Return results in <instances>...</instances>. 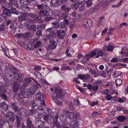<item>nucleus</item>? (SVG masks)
Masks as SVG:
<instances>
[{
	"mask_svg": "<svg viewBox=\"0 0 128 128\" xmlns=\"http://www.w3.org/2000/svg\"><path fill=\"white\" fill-rule=\"evenodd\" d=\"M57 43L54 40H50V44L45 46V48L47 50L50 51L51 50L54 49L56 47Z\"/></svg>",
	"mask_w": 128,
	"mask_h": 128,
	"instance_id": "1",
	"label": "nucleus"
},
{
	"mask_svg": "<svg viewBox=\"0 0 128 128\" xmlns=\"http://www.w3.org/2000/svg\"><path fill=\"white\" fill-rule=\"evenodd\" d=\"M26 29L29 30H32L34 32L36 30V25L35 24H30L27 22L25 23Z\"/></svg>",
	"mask_w": 128,
	"mask_h": 128,
	"instance_id": "2",
	"label": "nucleus"
},
{
	"mask_svg": "<svg viewBox=\"0 0 128 128\" xmlns=\"http://www.w3.org/2000/svg\"><path fill=\"white\" fill-rule=\"evenodd\" d=\"M20 82L18 81H14L13 83V91L14 92H16L18 90L21 84Z\"/></svg>",
	"mask_w": 128,
	"mask_h": 128,
	"instance_id": "3",
	"label": "nucleus"
},
{
	"mask_svg": "<svg viewBox=\"0 0 128 128\" xmlns=\"http://www.w3.org/2000/svg\"><path fill=\"white\" fill-rule=\"evenodd\" d=\"M82 24L86 27H91L92 24V21L91 20H84L83 21Z\"/></svg>",
	"mask_w": 128,
	"mask_h": 128,
	"instance_id": "4",
	"label": "nucleus"
},
{
	"mask_svg": "<svg viewBox=\"0 0 128 128\" xmlns=\"http://www.w3.org/2000/svg\"><path fill=\"white\" fill-rule=\"evenodd\" d=\"M18 110L19 112H18V114L20 115L22 119V118L26 117V113L24 108H20Z\"/></svg>",
	"mask_w": 128,
	"mask_h": 128,
	"instance_id": "5",
	"label": "nucleus"
},
{
	"mask_svg": "<svg viewBox=\"0 0 128 128\" xmlns=\"http://www.w3.org/2000/svg\"><path fill=\"white\" fill-rule=\"evenodd\" d=\"M13 74H14V79L18 80L20 79V80L23 79L24 75L20 73L18 74L14 72H13Z\"/></svg>",
	"mask_w": 128,
	"mask_h": 128,
	"instance_id": "6",
	"label": "nucleus"
},
{
	"mask_svg": "<svg viewBox=\"0 0 128 128\" xmlns=\"http://www.w3.org/2000/svg\"><path fill=\"white\" fill-rule=\"evenodd\" d=\"M23 44L24 47L26 49L30 50V51L34 50L33 48L32 47V46H31L30 44V42L26 41H24L23 42Z\"/></svg>",
	"mask_w": 128,
	"mask_h": 128,
	"instance_id": "7",
	"label": "nucleus"
},
{
	"mask_svg": "<svg viewBox=\"0 0 128 128\" xmlns=\"http://www.w3.org/2000/svg\"><path fill=\"white\" fill-rule=\"evenodd\" d=\"M57 36L60 39H63L65 34V32L62 30L60 31L58 30L57 32Z\"/></svg>",
	"mask_w": 128,
	"mask_h": 128,
	"instance_id": "8",
	"label": "nucleus"
},
{
	"mask_svg": "<svg viewBox=\"0 0 128 128\" xmlns=\"http://www.w3.org/2000/svg\"><path fill=\"white\" fill-rule=\"evenodd\" d=\"M60 26L62 29H66L68 24V20L66 19L60 23Z\"/></svg>",
	"mask_w": 128,
	"mask_h": 128,
	"instance_id": "9",
	"label": "nucleus"
},
{
	"mask_svg": "<svg viewBox=\"0 0 128 128\" xmlns=\"http://www.w3.org/2000/svg\"><path fill=\"white\" fill-rule=\"evenodd\" d=\"M45 125L44 122L40 120H38L35 122V126L38 128H41L43 127Z\"/></svg>",
	"mask_w": 128,
	"mask_h": 128,
	"instance_id": "10",
	"label": "nucleus"
},
{
	"mask_svg": "<svg viewBox=\"0 0 128 128\" xmlns=\"http://www.w3.org/2000/svg\"><path fill=\"white\" fill-rule=\"evenodd\" d=\"M44 94L40 92H38L36 94V99L39 100H41L42 99H44Z\"/></svg>",
	"mask_w": 128,
	"mask_h": 128,
	"instance_id": "11",
	"label": "nucleus"
},
{
	"mask_svg": "<svg viewBox=\"0 0 128 128\" xmlns=\"http://www.w3.org/2000/svg\"><path fill=\"white\" fill-rule=\"evenodd\" d=\"M49 116L50 117L51 119L53 120L54 123L58 122V115L57 114H54L53 113H50Z\"/></svg>",
	"mask_w": 128,
	"mask_h": 128,
	"instance_id": "12",
	"label": "nucleus"
},
{
	"mask_svg": "<svg viewBox=\"0 0 128 128\" xmlns=\"http://www.w3.org/2000/svg\"><path fill=\"white\" fill-rule=\"evenodd\" d=\"M61 8L62 10L64 11L65 13L66 14H68L71 10L70 7H67L66 5H62Z\"/></svg>",
	"mask_w": 128,
	"mask_h": 128,
	"instance_id": "13",
	"label": "nucleus"
},
{
	"mask_svg": "<svg viewBox=\"0 0 128 128\" xmlns=\"http://www.w3.org/2000/svg\"><path fill=\"white\" fill-rule=\"evenodd\" d=\"M50 4L51 5L54 7H58L60 5V3L56 0H52Z\"/></svg>",
	"mask_w": 128,
	"mask_h": 128,
	"instance_id": "14",
	"label": "nucleus"
},
{
	"mask_svg": "<svg viewBox=\"0 0 128 128\" xmlns=\"http://www.w3.org/2000/svg\"><path fill=\"white\" fill-rule=\"evenodd\" d=\"M110 1H101L100 3V5L103 8H106L108 4L110 3Z\"/></svg>",
	"mask_w": 128,
	"mask_h": 128,
	"instance_id": "15",
	"label": "nucleus"
},
{
	"mask_svg": "<svg viewBox=\"0 0 128 128\" xmlns=\"http://www.w3.org/2000/svg\"><path fill=\"white\" fill-rule=\"evenodd\" d=\"M26 124L27 126V128H32V122L30 118H27L26 121Z\"/></svg>",
	"mask_w": 128,
	"mask_h": 128,
	"instance_id": "16",
	"label": "nucleus"
},
{
	"mask_svg": "<svg viewBox=\"0 0 128 128\" xmlns=\"http://www.w3.org/2000/svg\"><path fill=\"white\" fill-rule=\"evenodd\" d=\"M59 16L65 19H68V20H70V18L69 16H68L65 13L62 12L60 13Z\"/></svg>",
	"mask_w": 128,
	"mask_h": 128,
	"instance_id": "17",
	"label": "nucleus"
},
{
	"mask_svg": "<svg viewBox=\"0 0 128 128\" xmlns=\"http://www.w3.org/2000/svg\"><path fill=\"white\" fill-rule=\"evenodd\" d=\"M3 13L5 14L6 16H9L11 15V11L10 10L5 8L3 10Z\"/></svg>",
	"mask_w": 128,
	"mask_h": 128,
	"instance_id": "18",
	"label": "nucleus"
},
{
	"mask_svg": "<svg viewBox=\"0 0 128 128\" xmlns=\"http://www.w3.org/2000/svg\"><path fill=\"white\" fill-rule=\"evenodd\" d=\"M28 90L26 89V91H22V95L24 97L27 98L30 96V95L28 93Z\"/></svg>",
	"mask_w": 128,
	"mask_h": 128,
	"instance_id": "19",
	"label": "nucleus"
},
{
	"mask_svg": "<svg viewBox=\"0 0 128 128\" xmlns=\"http://www.w3.org/2000/svg\"><path fill=\"white\" fill-rule=\"evenodd\" d=\"M0 107L5 111L6 110L8 109V106L5 102H3L0 103Z\"/></svg>",
	"mask_w": 128,
	"mask_h": 128,
	"instance_id": "20",
	"label": "nucleus"
},
{
	"mask_svg": "<svg viewBox=\"0 0 128 128\" xmlns=\"http://www.w3.org/2000/svg\"><path fill=\"white\" fill-rule=\"evenodd\" d=\"M27 90H28V93L29 95L33 94H34L36 90L35 88L31 87L27 89Z\"/></svg>",
	"mask_w": 128,
	"mask_h": 128,
	"instance_id": "21",
	"label": "nucleus"
},
{
	"mask_svg": "<svg viewBox=\"0 0 128 128\" xmlns=\"http://www.w3.org/2000/svg\"><path fill=\"white\" fill-rule=\"evenodd\" d=\"M38 105V104L36 100L31 101L30 104V106L32 108H34L35 106H37Z\"/></svg>",
	"mask_w": 128,
	"mask_h": 128,
	"instance_id": "22",
	"label": "nucleus"
},
{
	"mask_svg": "<svg viewBox=\"0 0 128 128\" xmlns=\"http://www.w3.org/2000/svg\"><path fill=\"white\" fill-rule=\"evenodd\" d=\"M36 6L39 9H44L46 8L47 7V5L44 4H38Z\"/></svg>",
	"mask_w": 128,
	"mask_h": 128,
	"instance_id": "23",
	"label": "nucleus"
},
{
	"mask_svg": "<svg viewBox=\"0 0 128 128\" xmlns=\"http://www.w3.org/2000/svg\"><path fill=\"white\" fill-rule=\"evenodd\" d=\"M57 90H55V92H56V97L58 98H61L63 97V94L61 92V91L59 90L58 91V92H57Z\"/></svg>",
	"mask_w": 128,
	"mask_h": 128,
	"instance_id": "24",
	"label": "nucleus"
},
{
	"mask_svg": "<svg viewBox=\"0 0 128 128\" xmlns=\"http://www.w3.org/2000/svg\"><path fill=\"white\" fill-rule=\"evenodd\" d=\"M42 114V113L41 112H40L37 110L34 116L36 119L40 118V116H41Z\"/></svg>",
	"mask_w": 128,
	"mask_h": 128,
	"instance_id": "25",
	"label": "nucleus"
},
{
	"mask_svg": "<svg viewBox=\"0 0 128 128\" xmlns=\"http://www.w3.org/2000/svg\"><path fill=\"white\" fill-rule=\"evenodd\" d=\"M77 121L76 120H74L70 122V126L72 128L74 127L77 126Z\"/></svg>",
	"mask_w": 128,
	"mask_h": 128,
	"instance_id": "26",
	"label": "nucleus"
},
{
	"mask_svg": "<svg viewBox=\"0 0 128 128\" xmlns=\"http://www.w3.org/2000/svg\"><path fill=\"white\" fill-rule=\"evenodd\" d=\"M86 9L84 3H82L81 6L79 8V10L80 11L82 12L84 11Z\"/></svg>",
	"mask_w": 128,
	"mask_h": 128,
	"instance_id": "27",
	"label": "nucleus"
},
{
	"mask_svg": "<svg viewBox=\"0 0 128 128\" xmlns=\"http://www.w3.org/2000/svg\"><path fill=\"white\" fill-rule=\"evenodd\" d=\"M12 105L14 111L16 112H18L19 110L16 104L14 103H12Z\"/></svg>",
	"mask_w": 128,
	"mask_h": 128,
	"instance_id": "28",
	"label": "nucleus"
},
{
	"mask_svg": "<svg viewBox=\"0 0 128 128\" xmlns=\"http://www.w3.org/2000/svg\"><path fill=\"white\" fill-rule=\"evenodd\" d=\"M38 40L36 38L32 39L31 40L30 42V44L31 46H33L37 42Z\"/></svg>",
	"mask_w": 128,
	"mask_h": 128,
	"instance_id": "29",
	"label": "nucleus"
},
{
	"mask_svg": "<svg viewBox=\"0 0 128 128\" xmlns=\"http://www.w3.org/2000/svg\"><path fill=\"white\" fill-rule=\"evenodd\" d=\"M52 30V28H48L46 30V31L49 32L51 34H55L56 32L54 30Z\"/></svg>",
	"mask_w": 128,
	"mask_h": 128,
	"instance_id": "30",
	"label": "nucleus"
},
{
	"mask_svg": "<svg viewBox=\"0 0 128 128\" xmlns=\"http://www.w3.org/2000/svg\"><path fill=\"white\" fill-rule=\"evenodd\" d=\"M8 66L9 69L13 73V72H17V70L15 68L13 67L12 66L10 65H9Z\"/></svg>",
	"mask_w": 128,
	"mask_h": 128,
	"instance_id": "31",
	"label": "nucleus"
},
{
	"mask_svg": "<svg viewBox=\"0 0 128 128\" xmlns=\"http://www.w3.org/2000/svg\"><path fill=\"white\" fill-rule=\"evenodd\" d=\"M51 24L54 25V27L56 28H58L60 27V25L59 22L56 21L52 22Z\"/></svg>",
	"mask_w": 128,
	"mask_h": 128,
	"instance_id": "32",
	"label": "nucleus"
},
{
	"mask_svg": "<svg viewBox=\"0 0 128 128\" xmlns=\"http://www.w3.org/2000/svg\"><path fill=\"white\" fill-rule=\"evenodd\" d=\"M122 81L121 80L117 78L116 81V86H119L122 83Z\"/></svg>",
	"mask_w": 128,
	"mask_h": 128,
	"instance_id": "33",
	"label": "nucleus"
},
{
	"mask_svg": "<svg viewBox=\"0 0 128 128\" xmlns=\"http://www.w3.org/2000/svg\"><path fill=\"white\" fill-rule=\"evenodd\" d=\"M18 19L19 21H26V17L24 16H18Z\"/></svg>",
	"mask_w": 128,
	"mask_h": 128,
	"instance_id": "34",
	"label": "nucleus"
},
{
	"mask_svg": "<svg viewBox=\"0 0 128 128\" xmlns=\"http://www.w3.org/2000/svg\"><path fill=\"white\" fill-rule=\"evenodd\" d=\"M26 21L27 22L29 23H32V22L35 23L36 22V19H28L26 18Z\"/></svg>",
	"mask_w": 128,
	"mask_h": 128,
	"instance_id": "35",
	"label": "nucleus"
},
{
	"mask_svg": "<svg viewBox=\"0 0 128 128\" xmlns=\"http://www.w3.org/2000/svg\"><path fill=\"white\" fill-rule=\"evenodd\" d=\"M38 110H30L29 115L34 116L35 114Z\"/></svg>",
	"mask_w": 128,
	"mask_h": 128,
	"instance_id": "36",
	"label": "nucleus"
},
{
	"mask_svg": "<svg viewBox=\"0 0 128 128\" xmlns=\"http://www.w3.org/2000/svg\"><path fill=\"white\" fill-rule=\"evenodd\" d=\"M68 108L70 110H74V105L72 102H70L68 106Z\"/></svg>",
	"mask_w": 128,
	"mask_h": 128,
	"instance_id": "37",
	"label": "nucleus"
},
{
	"mask_svg": "<svg viewBox=\"0 0 128 128\" xmlns=\"http://www.w3.org/2000/svg\"><path fill=\"white\" fill-rule=\"evenodd\" d=\"M86 4L87 7H89L91 6L92 4V2L91 0H88L86 1Z\"/></svg>",
	"mask_w": 128,
	"mask_h": 128,
	"instance_id": "38",
	"label": "nucleus"
},
{
	"mask_svg": "<svg viewBox=\"0 0 128 128\" xmlns=\"http://www.w3.org/2000/svg\"><path fill=\"white\" fill-rule=\"evenodd\" d=\"M42 30H40L36 31V34L38 37H39L42 36Z\"/></svg>",
	"mask_w": 128,
	"mask_h": 128,
	"instance_id": "39",
	"label": "nucleus"
},
{
	"mask_svg": "<svg viewBox=\"0 0 128 128\" xmlns=\"http://www.w3.org/2000/svg\"><path fill=\"white\" fill-rule=\"evenodd\" d=\"M60 118L62 122H64L66 120V117L65 115H63L60 117Z\"/></svg>",
	"mask_w": 128,
	"mask_h": 128,
	"instance_id": "40",
	"label": "nucleus"
},
{
	"mask_svg": "<svg viewBox=\"0 0 128 128\" xmlns=\"http://www.w3.org/2000/svg\"><path fill=\"white\" fill-rule=\"evenodd\" d=\"M53 124L54 126L56 127V128H62V126L58 122L54 123Z\"/></svg>",
	"mask_w": 128,
	"mask_h": 128,
	"instance_id": "41",
	"label": "nucleus"
},
{
	"mask_svg": "<svg viewBox=\"0 0 128 128\" xmlns=\"http://www.w3.org/2000/svg\"><path fill=\"white\" fill-rule=\"evenodd\" d=\"M80 4V2H75L74 4H72V5L74 6V8L75 10L77 9L79 6Z\"/></svg>",
	"mask_w": 128,
	"mask_h": 128,
	"instance_id": "42",
	"label": "nucleus"
},
{
	"mask_svg": "<svg viewBox=\"0 0 128 128\" xmlns=\"http://www.w3.org/2000/svg\"><path fill=\"white\" fill-rule=\"evenodd\" d=\"M54 36H53L51 34H48L46 35V38L49 40L52 39L54 38L55 36V34H54Z\"/></svg>",
	"mask_w": 128,
	"mask_h": 128,
	"instance_id": "43",
	"label": "nucleus"
},
{
	"mask_svg": "<svg viewBox=\"0 0 128 128\" xmlns=\"http://www.w3.org/2000/svg\"><path fill=\"white\" fill-rule=\"evenodd\" d=\"M126 118L124 116H120L117 118V119L119 121L122 122L124 120L126 119Z\"/></svg>",
	"mask_w": 128,
	"mask_h": 128,
	"instance_id": "44",
	"label": "nucleus"
},
{
	"mask_svg": "<svg viewBox=\"0 0 128 128\" xmlns=\"http://www.w3.org/2000/svg\"><path fill=\"white\" fill-rule=\"evenodd\" d=\"M39 15L40 17H43L45 16L46 14L44 13V11L43 10H40L39 12Z\"/></svg>",
	"mask_w": 128,
	"mask_h": 128,
	"instance_id": "45",
	"label": "nucleus"
},
{
	"mask_svg": "<svg viewBox=\"0 0 128 128\" xmlns=\"http://www.w3.org/2000/svg\"><path fill=\"white\" fill-rule=\"evenodd\" d=\"M68 118L71 120H73L74 119V114L72 112H70L69 114Z\"/></svg>",
	"mask_w": 128,
	"mask_h": 128,
	"instance_id": "46",
	"label": "nucleus"
},
{
	"mask_svg": "<svg viewBox=\"0 0 128 128\" xmlns=\"http://www.w3.org/2000/svg\"><path fill=\"white\" fill-rule=\"evenodd\" d=\"M35 74L37 78L40 79L42 78L41 74L39 72H36L35 73Z\"/></svg>",
	"mask_w": 128,
	"mask_h": 128,
	"instance_id": "47",
	"label": "nucleus"
},
{
	"mask_svg": "<svg viewBox=\"0 0 128 128\" xmlns=\"http://www.w3.org/2000/svg\"><path fill=\"white\" fill-rule=\"evenodd\" d=\"M27 15H28L31 18H34L36 16V14L35 13H28L27 14Z\"/></svg>",
	"mask_w": 128,
	"mask_h": 128,
	"instance_id": "48",
	"label": "nucleus"
},
{
	"mask_svg": "<svg viewBox=\"0 0 128 128\" xmlns=\"http://www.w3.org/2000/svg\"><path fill=\"white\" fill-rule=\"evenodd\" d=\"M122 72H120L116 71L114 72V75L116 77L118 76H120Z\"/></svg>",
	"mask_w": 128,
	"mask_h": 128,
	"instance_id": "49",
	"label": "nucleus"
},
{
	"mask_svg": "<svg viewBox=\"0 0 128 128\" xmlns=\"http://www.w3.org/2000/svg\"><path fill=\"white\" fill-rule=\"evenodd\" d=\"M80 117L79 114L77 113H75L74 114V119H76V120L80 119Z\"/></svg>",
	"mask_w": 128,
	"mask_h": 128,
	"instance_id": "50",
	"label": "nucleus"
},
{
	"mask_svg": "<svg viewBox=\"0 0 128 128\" xmlns=\"http://www.w3.org/2000/svg\"><path fill=\"white\" fill-rule=\"evenodd\" d=\"M38 109L37 110L38 111H39L40 112H41V111H42V113L44 112V110L42 106H39L38 107Z\"/></svg>",
	"mask_w": 128,
	"mask_h": 128,
	"instance_id": "51",
	"label": "nucleus"
},
{
	"mask_svg": "<svg viewBox=\"0 0 128 128\" xmlns=\"http://www.w3.org/2000/svg\"><path fill=\"white\" fill-rule=\"evenodd\" d=\"M31 80L29 78H26L24 79L25 82L27 84H28L30 83L31 82Z\"/></svg>",
	"mask_w": 128,
	"mask_h": 128,
	"instance_id": "52",
	"label": "nucleus"
},
{
	"mask_svg": "<svg viewBox=\"0 0 128 128\" xmlns=\"http://www.w3.org/2000/svg\"><path fill=\"white\" fill-rule=\"evenodd\" d=\"M74 103L76 105H80V104L78 100V98L77 97L76 99L74 101Z\"/></svg>",
	"mask_w": 128,
	"mask_h": 128,
	"instance_id": "53",
	"label": "nucleus"
},
{
	"mask_svg": "<svg viewBox=\"0 0 128 128\" xmlns=\"http://www.w3.org/2000/svg\"><path fill=\"white\" fill-rule=\"evenodd\" d=\"M0 96L2 98L4 99V100H7L8 97L5 94H0Z\"/></svg>",
	"mask_w": 128,
	"mask_h": 128,
	"instance_id": "54",
	"label": "nucleus"
},
{
	"mask_svg": "<svg viewBox=\"0 0 128 128\" xmlns=\"http://www.w3.org/2000/svg\"><path fill=\"white\" fill-rule=\"evenodd\" d=\"M41 44V43L40 41H37V42L34 45V47L35 48H38Z\"/></svg>",
	"mask_w": 128,
	"mask_h": 128,
	"instance_id": "55",
	"label": "nucleus"
},
{
	"mask_svg": "<svg viewBox=\"0 0 128 128\" xmlns=\"http://www.w3.org/2000/svg\"><path fill=\"white\" fill-rule=\"evenodd\" d=\"M10 120H10L11 122H14L15 121V118L14 116V115H12V116H10L9 117Z\"/></svg>",
	"mask_w": 128,
	"mask_h": 128,
	"instance_id": "56",
	"label": "nucleus"
},
{
	"mask_svg": "<svg viewBox=\"0 0 128 128\" xmlns=\"http://www.w3.org/2000/svg\"><path fill=\"white\" fill-rule=\"evenodd\" d=\"M54 101L58 105L60 106H62V103L61 101L58 100H55Z\"/></svg>",
	"mask_w": 128,
	"mask_h": 128,
	"instance_id": "57",
	"label": "nucleus"
},
{
	"mask_svg": "<svg viewBox=\"0 0 128 128\" xmlns=\"http://www.w3.org/2000/svg\"><path fill=\"white\" fill-rule=\"evenodd\" d=\"M46 110L45 111V113L47 114H49L50 113H53L52 112H51L50 109L48 107L46 108Z\"/></svg>",
	"mask_w": 128,
	"mask_h": 128,
	"instance_id": "58",
	"label": "nucleus"
},
{
	"mask_svg": "<svg viewBox=\"0 0 128 128\" xmlns=\"http://www.w3.org/2000/svg\"><path fill=\"white\" fill-rule=\"evenodd\" d=\"M27 84H24L22 85L20 88V89L24 91V90L25 88L27 86Z\"/></svg>",
	"mask_w": 128,
	"mask_h": 128,
	"instance_id": "59",
	"label": "nucleus"
},
{
	"mask_svg": "<svg viewBox=\"0 0 128 128\" xmlns=\"http://www.w3.org/2000/svg\"><path fill=\"white\" fill-rule=\"evenodd\" d=\"M5 122H7L8 124L9 128H12V123L11 122V121L10 120H5Z\"/></svg>",
	"mask_w": 128,
	"mask_h": 128,
	"instance_id": "60",
	"label": "nucleus"
},
{
	"mask_svg": "<svg viewBox=\"0 0 128 128\" xmlns=\"http://www.w3.org/2000/svg\"><path fill=\"white\" fill-rule=\"evenodd\" d=\"M35 19H36V22L39 23H42L44 22V20L41 18H38L37 17H36Z\"/></svg>",
	"mask_w": 128,
	"mask_h": 128,
	"instance_id": "61",
	"label": "nucleus"
},
{
	"mask_svg": "<svg viewBox=\"0 0 128 128\" xmlns=\"http://www.w3.org/2000/svg\"><path fill=\"white\" fill-rule=\"evenodd\" d=\"M60 3L62 5H66V4L68 2L67 0H61L60 1Z\"/></svg>",
	"mask_w": 128,
	"mask_h": 128,
	"instance_id": "62",
	"label": "nucleus"
},
{
	"mask_svg": "<svg viewBox=\"0 0 128 128\" xmlns=\"http://www.w3.org/2000/svg\"><path fill=\"white\" fill-rule=\"evenodd\" d=\"M97 54L98 55L96 56L95 58H98L100 56H101L103 55V53L102 51H99Z\"/></svg>",
	"mask_w": 128,
	"mask_h": 128,
	"instance_id": "63",
	"label": "nucleus"
},
{
	"mask_svg": "<svg viewBox=\"0 0 128 128\" xmlns=\"http://www.w3.org/2000/svg\"><path fill=\"white\" fill-rule=\"evenodd\" d=\"M15 36L18 38H20L23 37L24 36L23 34H16L15 35Z\"/></svg>",
	"mask_w": 128,
	"mask_h": 128,
	"instance_id": "64",
	"label": "nucleus"
}]
</instances>
